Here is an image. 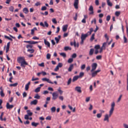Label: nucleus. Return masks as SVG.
Wrapping results in <instances>:
<instances>
[{
    "label": "nucleus",
    "mask_w": 128,
    "mask_h": 128,
    "mask_svg": "<svg viewBox=\"0 0 128 128\" xmlns=\"http://www.w3.org/2000/svg\"><path fill=\"white\" fill-rule=\"evenodd\" d=\"M111 108L109 116H108L107 114H106L104 116V121H106L108 122L109 121V117L110 116L112 113V104H111Z\"/></svg>",
    "instance_id": "nucleus-1"
},
{
    "label": "nucleus",
    "mask_w": 128,
    "mask_h": 128,
    "mask_svg": "<svg viewBox=\"0 0 128 128\" xmlns=\"http://www.w3.org/2000/svg\"><path fill=\"white\" fill-rule=\"evenodd\" d=\"M87 35L85 34H82L81 37V40L80 44H83L84 43V40L86 39V38L87 37Z\"/></svg>",
    "instance_id": "nucleus-2"
},
{
    "label": "nucleus",
    "mask_w": 128,
    "mask_h": 128,
    "mask_svg": "<svg viewBox=\"0 0 128 128\" xmlns=\"http://www.w3.org/2000/svg\"><path fill=\"white\" fill-rule=\"evenodd\" d=\"M78 3L79 0H74V6L76 9H78Z\"/></svg>",
    "instance_id": "nucleus-3"
},
{
    "label": "nucleus",
    "mask_w": 128,
    "mask_h": 128,
    "mask_svg": "<svg viewBox=\"0 0 128 128\" xmlns=\"http://www.w3.org/2000/svg\"><path fill=\"white\" fill-rule=\"evenodd\" d=\"M25 60L24 58V57H18L17 58V60L18 62L20 64L22 62H23Z\"/></svg>",
    "instance_id": "nucleus-4"
},
{
    "label": "nucleus",
    "mask_w": 128,
    "mask_h": 128,
    "mask_svg": "<svg viewBox=\"0 0 128 128\" xmlns=\"http://www.w3.org/2000/svg\"><path fill=\"white\" fill-rule=\"evenodd\" d=\"M97 66V65L96 63H93L92 65V68L91 70V72H92L94 71L96 68Z\"/></svg>",
    "instance_id": "nucleus-5"
},
{
    "label": "nucleus",
    "mask_w": 128,
    "mask_h": 128,
    "mask_svg": "<svg viewBox=\"0 0 128 128\" xmlns=\"http://www.w3.org/2000/svg\"><path fill=\"white\" fill-rule=\"evenodd\" d=\"M52 100H55L57 98L58 96V94L56 92H54L52 94Z\"/></svg>",
    "instance_id": "nucleus-6"
},
{
    "label": "nucleus",
    "mask_w": 128,
    "mask_h": 128,
    "mask_svg": "<svg viewBox=\"0 0 128 128\" xmlns=\"http://www.w3.org/2000/svg\"><path fill=\"white\" fill-rule=\"evenodd\" d=\"M44 24H43L42 22H41L40 23V25L43 26V27H45L46 26V27L47 28L48 26V24L47 23V22L45 21L44 22Z\"/></svg>",
    "instance_id": "nucleus-7"
},
{
    "label": "nucleus",
    "mask_w": 128,
    "mask_h": 128,
    "mask_svg": "<svg viewBox=\"0 0 128 128\" xmlns=\"http://www.w3.org/2000/svg\"><path fill=\"white\" fill-rule=\"evenodd\" d=\"M89 10L90 12H89V14L90 15L93 14L94 13L93 11V8L92 6H90L89 9Z\"/></svg>",
    "instance_id": "nucleus-8"
},
{
    "label": "nucleus",
    "mask_w": 128,
    "mask_h": 128,
    "mask_svg": "<svg viewBox=\"0 0 128 128\" xmlns=\"http://www.w3.org/2000/svg\"><path fill=\"white\" fill-rule=\"evenodd\" d=\"M100 70H98L92 72V77L95 76L97 74V73L100 71Z\"/></svg>",
    "instance_id": "nucleus-9"
},
{
    "label": "nucleus",
    "mask_w": 128,
    "mask_h": 128,
    "mask_svg": "<svg viewBox=\"0 0 128 128\" xmlns=\"http://www.w3.org/2000/svg\"><path fill=\"white\" fill-rule=\"evenodd\" d=\"M14 106L13 105H10L8 102H7L6 103V108L7 109H10L12 108Z\"/></svg>",
    "instance_id": "nucleus-10"
},
{
    "label": "nucleus",
    "mask_w": 128,
    "mask_h": 128,
    "mask_svg": "<svg viewBox=\"0 0 128 128\" xmlns=\"http://www.w3.org/2000/svg\"><path fill=\"white\" fill-rule=\"evenodd\" d=\"M20 66L22 67H23L24 68L25 67V65H28V64L24 60L23 62H22L21 63H20Z\"/></svg>",
    "instance_id": "nucleus-11"
},
{
    "label": "nucleus",
    "mask_w": 128,
    "mask_h": 128,
    "mask_svg": "<svg viewBox=\"0 0 128 128\" xmlns=\"http://www.w3.org/2000/svg\"><path fill=\"white\" fill-rule=\"evenodd\" d=\"M81 88L80 86H76V87L75 90L77 91L78 92L81 93L82 92Z\"/></svg>",
    "instance_id": "nucleus-12"
},
{
    "label": "nucleus",
    "mask_w": 128,
    "mask_h": 128,
    "mask_svg": "<svg viewBox=\"0 0 128 128\" xmlns=\"http://www.w3.org/2000/svg\"><path fill=\"white\" fill-rule=\"evenodd\" d=\"M44 42L45 44L49 48L50 47V43L46 40V39H44Z\"/></svg>",
    "instance_id": "nucleus-13"
},
{
    "label": "nucleus",
    "mask_w": 128,
    "mask_h": 128,
    "mask_svg": "<svg viewBox=\"0 0 128 128\" xmlns=\"http://www.w3.org/2000/svg\"><path fill=\"white\" fill-rule=\"evenodd\" d=\"M94 48H91L90 49L89 52V55L90 56H92L93 55L94 52Z\"/></svg>",
    "instance_id": "nucleus-14"
},
{
    "label": "nucleus",
    "mask_w": 128,
    "mask_h": 128,
    "mask_svg": "<svg viewBox=\"0 0 128 128\" xmlns=\"http://www.w3.org/2000/svg\"><path fill=\"white\" fill-rule=\"evenodd\" d=\"M38 102V100H35L31 102L30 104L31 105L33 104L36 105L37 104Z\"/></svg>",
    "instance_id": "nucleus-15"
},
{
    "label": "nucleus",
    "mask_w": 128,
    "mask_h": 128,
    "mask_svg": "<svg viewBox=\"0 0 128 128\" xmlns=\"http://www.w3.org/2000/svg\"><path fill=\"white\" fill-rule=\"evenodd\" d=\"M93 31V29L92 28H91L90 29V31L88 32L86 34L87 35V36L88 35H90L91 34L92 32Z\"/></svg>",
    "instance_id": "nucleus-16"
},
{
    "label": "nucleus",
    "mask_w": 128,
    "mask_h": 128,
    "mask_svg": "<svg viewBox=\"0 0 128 128\" xmlns=\"http://www.w3.org/2000/svg\"><path fill=\"white\" fill-rule=\"evenodd\" d=\"M30 82H29L28 83H27L25 87V89L26 90H28L29 88V86L30 85Z\"/></svg>",
    "instance_id": "nucleus-17"
},
{
    "label": "nucleus",
    "mask_w": 128,
    "mask_h": 128,
    "mask_svg": "<svg viewBox=\"0 0 128 128\" xmlns=\"http://www.w3.org/2000/svg\"><path fill=\"white\" fill-rule=\"evenodd\" d=\"M10 42H9L7 43L6 48V52L7 53L9 50Z\"/></svg>",
    "instance_id": "nucleus-18"
},
{
    "label": "nucleus",
    "mask_w": 128,
    "mask_h": 128,
    "mask_svg": "<svg viewBox=\"0 0 128 128\" xmlns=\"http://www.w3.org/2000/svg\"><path fill=\"white\" fill-rule=\"evenodd\" d=\"M74 65L73 64L70 65V67L68 68V70L69 72H71L72 69L73 68Z\"/></svg>",
    "instance_id": "nucleus-19"
},
{
    "label": "nucleus",
    "mask_w": 128,
    "mask_h": 128,
    "mask_svg": "<svg viewBox=\"0 0 128 128\" xmlns=\"http://www.w3.org/2000/svg\"><path fill=\"white\" fill-rule=\"evenodd\" d=\"M68 106L69 108L71 110H72V112H75L76 111V108H74L73 109V108L70 105H68Z\"/></svg>",
    "instance_id": "nucleus-20"
},
{
    "label": "nucleus",
    "mask_w": 128,
    "mask_h": 128,
    "mask_svg": "<svg viewBox=\"0 0 128 128\" xmlns=\"http://www.w3.org/2000/svg\"><path fill=\"white\" fill-rule=\"evenodd\" d=\"M23 12L26 14H27L29 12L28 9L26 8H24L23 9Z\"/></svg>",
    "instance_id": "nucleus-21"
},
{
    "label": "nucleus",
    "mask_w": 128,
    "mask_h": 128,
    "mask_svg": "<svg viewBox=\"0 0 128 128\" xmlns=\"http://www.w3.org/2000/svg\"><path fill=\"white\" fill-rule=\"evenodd\" d=\"M64 49L65 51H66L68 50H71L72 49V48L71 47H70L69 46H65L64 47Z\"/></svg>",
    "instance_id": "nucleus-22"
},
{
    "label": "nucleus",
    "mask_w": 128,
    "mask_h": 128,
    "mask_svg": "<svg viewBox=\"0 0 128 128\" xmlns=\"http://www.w3.org/2000/svg\"><path fill=\"white\" fill-rule=\"evenodd\" d=\"M68 25L67 24L64 25L63 28V31L64 32H65L67 29Z\"/></svg>",
    "instance_id": "nucleus-23"
},
{
    "label": "nucleus",
    "mask_w": 128,
    "mask_h": 128,
    "mask_svg": "<svg viewBox=\"0 0 128 128\" xmlns=\"http://www.w3.org/2000/svg\"><path fill=\"white\" fill-rule=\"evenodd\" d=\"M28 115L29 116H31L32 114V112H30V110H28L26 111Z\"/></svg>",
    "instance_id": "nucleus-24"
},
{
    "label": "nucleus",
    "mask_w": 128,
    "mask_h": 128,
    "mask_svg": "<svg viewBox=\"0 0 128 128\" xmlns=\"http://www.w3.org/2000/svg\"><path fill=\"white\" fill-rule=\"evenodd\" d=\"M39 123H35L34 122H32V125L35 127H36L39 124Z\"/></svg>",
    "instance_id": "nucleus-25"
},
{
    "label": "nucleus",
    "mask_w": 128,
    "mask_h": 128,
    "mask_svg": "<svg viewBox=\"0 0 128 128\" xmlns=\"http://www.w3.org/2000/svg\"><path fill=\"white\" fill-rule=\"evenodd\" d=\"M50 110L52 112H55L56 108L54 106L52 107L51 108Z\"/></svg>",
    "instance_id": "nucleus-26"
},
{
    "label": "nucleus",
    "mask_w": 128,
    "mask_h": 128,
    "mask_svg": "<svg viewBox=\"0 0 128 128\" xmlns=\"http://www.w3.org/2000/svg\"><path fill=\"white\" fill-rule=\"evenodd\" d=\"M40 87H38L35 89L34 91L36 92H38L40 91Z\"/></svg>",
    "instance_id": "nucleus-27"
},
{
    "label": "nucleus",
    "mask_w": 128,
    "mask_h": 128,
    "mask_svg": "<svg viewBox=\"0 0 128 128\" xmlns=\"http://www.w3.org/2000/svg\"><path fill=\"white\" fill-rule=\"evenodd\" d=\"M95 36V34H92L91 37L90 39V40L91 41H92L94 39V36Z\"/></svg>",
    "instance_id": "nucleus-28"
},
{
    "label": "nucleus",
    "mask_w": 128,
    "mask_h": 128,
    "mask_svg": "<svg viewBox=\"0 0 128 128\" xmlns=\"http://www.w3.org/2000/svg\"><path fill=\"white\" fill-rule=\"evenodd\" d=\"M107 4L108 6H112V3L110 2V0H107Z\"/></svg>",
    "instance_id": "nucleus-29"
},
{
    "label": "nucleus",
    "mask_w": 128,
    "mask_h": 128,
    "mask_svg": "<svg viewBox=\"0 0 128 128\" xmlns=\"http://www.w3.org/2000/svg\"><path fill=\"white\" fill-rule=\"evenodd\" d=\"M84 75V73L83 72H81L80 73L79 75L78 76L80 78H81Z\"/></svg>",
    "instance_id": "nucleus-30"
},
{
    "label": "nucleus",
    "mask_w": 128,
    "mask_h": 128,
    "mask_svg": "<svg viewBox=\"0 0 128 128\" xmlns=\"http://www.w3.org/2000/svg\"><path fill=\"white\" fill-rule=\"evenodd\" d=\"M14 8L13 6H10L9 8V10L11 12H13L14 11Z\"/></svg>",
    "instance_id": "nucleus-31"
},
{
    "label": "nucleus",
    "mask_w": 128,
    "mask_h": 128,
    "mask_svg": "<svg viewBox=\"0 0 128 128\" xmlns=\"http://www.w3.org/2000/svg\"><path fill=\"white\" fill-rule=\"evenodd\" d=\"M34 98L37 99H39L40 98V96L38 94H36L34 96Z\"/></svg>",
    "instance_id": "nucleus-32"
},
{
    "label": "nucleus",
    "mask_w": 128,
    "mask_h": 128,
    "mask_svg": "<svg viewBox=\"0 0 128 128\" xmlns=\"http://www.w3.org/2000/svg\"><path fill=\"white\" fill-rule=\"evenodd\" d=\"M18 84L17 83H16L14 84H10V86H16Z\"/></svg>",
    "instance_id": "nucleus-33"
},
{
    "label": "nucleus",
    "mask_w": 128,
    "mask_h": 128,
    "mask_svg": "<svg viewBox=\"0 0 128 128\" xmlns=\"http://www.w3.org/2000/svg\"><path fill=\"white\" fill-rule=\"evenodd\" d=\"M73 59L72 58H70L68 60V63H72L73 61Z\"/></svg>",
    "instance_id": "nucleus-34"
},
{
    "label": "nucleus",
    "mask_w": 128,
    "mask_h": 128,
    "mask_svg": "<svg viewBox=\"0 0 128 128\" xmlns=\"http://www.w3.org/2000/svg\"><path fill=\"white\" fill-rule=\"evenodd\" d=\"M94 48L96 49H97L98 50L100 48V46L99 45H96L94 47Z\"/></svg>",
    "instance_id": "nucleus-35"
},
{
    "label": "nucleus",
    "mask_w": 128,
    "mask_h": 128,
    "mask_svg": "<svg viewBox=\"0 0 128 128\" xmlns=\"http://www.w3.org/2000/svg\"><path fill=\"white\" fill-rule=\"evenodd\" d=\"M80 78L78 76H75L73 78L72 80H76Z\"/></svg>",
    "instance_id": "nucleus-36"
},
{
    "label": "nucleus",
    "mask_w": 128,
    "mask_h": 128,
    "mask_svg": "<svg viewBox=\"0 0 128 128\" xmlns=\"http://www.w3.org/2000/svg\"><path fill=\"white\" fill-rule=\"evenodd\" d=\"M50 54H49L48 53L46 54V58L48 59H50Z\"/></svg>",
    "instance_id": "nucleus-37"
},
{
    "label": "nucleus",
    "mask_w": 128,
    "mask_h": 128,
    "mask_svg": "<svg viewBox=\"0 0 128 128\" xmlns=\"http://www.w3.org/2000/svg\"><path fill=\"white\" fill-rule=\"evenodd\" d=\"M27 51L28 52H30L31 53H32L34 52V50L32 49L31 50L28 49L27 50Z\"/></svg>",
    "instance_id": "nucleus-38"
},
{
    "label": "nucleus",
    "mask_w": 128,
    "mask_h": 128,
    "mask_svg": "<svg viewBox=\"0 0 128 128\" xmlns=\"http://www.w3.org/2000/svg\"><path fill=\"white\" fill-rule=\"evenodd\" d=\"M0 95L2 97H3L4 96V94L3 93V90L1 91L0 92Z\"/></svg>",
    "instance_id": "nucleus-39"
},
{
    "label": "nucleus",
    "mask_w": 128,
    "mask_h": 128,
    "mask_svg": "<svg viewBox=\"0 0 128 128\" xmlns=\"http://www.w3.org/2000/svg\"><path fill=\"white\" fill-rule=\"evenodd\" d=\"M4 114V112H2L0 116V120L2 121L3 120V119L2 118V117Z\"/></svg>",
    "instance_id": "nucleus-40"
},
{
    "label": "nucleus",
    "mask_w": 128,
    "mask_h": 128,
    "mask_svg": "<svg viewBox=\"0 0 128 128\" xmlns=\"http://www.w3.org/2000/svg\"><path fill=\"white\" fill-rule=\"evenodd\" d=\"M120 12L116 11L115 13V14L116 16H118L120 15Z\"/></svg>",
    "instance_id": "nucleus-41"
},
{
    "label": "nucleus",
    "mask_w": 128,
    "mask_h": 128,
    "mask_svg": "<svg viewBox=\"0 0 128 128\" xmlns=\"http://www.w3.org/2000/svg\"><path fill=\"white\" fill-rule=\"evenodd\" d=\"M107 42H104V43L102 44V47H103L105 49L106 48V46L107 45Z\"/></svg>",
    "instance_id": "nucleus-42"
},
{
    "label": "nucleus",
    "mask_w": 128,
    "mask_h": 128,
    "mask_svg": "<svg viewBox=\"0 0 128 128\" xmlns=\"http://www.w3.org/2000/svg\"><path fill=\"white\" fill-rule=\"evenodd\" d=\"M38 65L40 66L44 67V62H42L40 64H38Z\"/></svg>",
    "instance_id": "nucleus-43"
},
{
    "label": "nucleus",
    "mask_w": 128,
    "mask_h": 128,
    "mask_svg": "<svg viewBox=\"0 0 128 128\" xmlns=\"http://www.w3.org/2000/svg\"><path fill=\"white\" fill-rule=\"evenodd\" d=\"M77 56L76 54V53L73 54L72 55V58H75Z\"/></svg>",
    "instance_id": "nucleus-44"
},
{
    "label": "nucleus",
    "mask_w": 128,
    "mask_h": 128,
    "mask_svg": "<svg viewBox=\"0 0 128 128\" xmlns=\"http://www.w3.org/2000/svg\"><path fill=\"white\" fill-rule=\"evenodd\" d=\"M102 57V56L101 55H98L96 56V58L97 60H99L101 59Z\"/></svg>",
    "instance_id": "nucleus-45"
},
{
    "label": "nucleus",
    "mask_w": 128,
    "mask_h": 128,
    "mask_svg": "<svg viewBox=\"0 0 128 128\" xmlns=\"http://www.w3.org/2000/svg\"><path fill=\"white\" fill-rule=\"evenodd\" d=\"M102 116V114H97L96 116L98 118H99L101 117Z\"/></svg>",
    "instance_id": "nucleus-46"
},
{
    "label": "nucleus",
    "mask_w": 128,
    "mask_h": 128,
    "mask_svg": "<svg viewBox=\"0 0 128 128\" xmlns=\"http://www.w3.org/2000/svg\"><path fill=\"white\" fill-rule=\"evenodd\" d=\"M32 46L31 45L28 44L26 45V48H31Z\"/></svg>",
    "instance_id": "nucleus-47"
},
{
    "label": "nucleus",
    "mask_w": 128,
    "mask_h": 128,
    "mask_svg": "<svg viewBox=\"0 0 128 128\" xmlns=\"http://www.w3.org/2000/svg\"><path fill=\"white\" fill-rule=\"evenodd\" d=\"M58 91L59 92L60 94H62L63 92V91L60 90V88H59L58 90Z\"/></svg>",
    "instance_id": "nucleus-48"
},
{
    "label": "nucleus",
    "mask_w": 128,
    "mask_h": 128,
    "mask_svg": "<svg viewBox=\"0 0 128 128\" xmlns=\"http://www.w3.org/2000/svg\"><path fill=\"white\" fill-rule=\"evenodd\" d=\"M54 39L56 41V43L57 44L58 43V42H59V41L60 40H59V39H58L57 37H55L54 38Z\"/></svg>",
    "instance_id": "nucleus-49"
},
{
    "label": "nucleus",
    "mask_w": 128,
    "mask_h": 128,
    "mask_svg": "<svg viewBox=\"0 0 128 128\" xmlns=\"http://www.w3.org/2000/svg\"><path fill=\"white\" fill-rule=\"evenodd\" d=\"M60 54L64 58H65L66 57V54L64 53H61Z\"/></svg>",
    "instance_id": "nucleus-50"
},
{
    "label": "nucleus",
    "mask_w": 128,
    "mask_h": 128,
    "mask_svg": "<svg viewBox=\"0 0 128 128\" xmlns=\"http://www.w3.org/2000/svg\"><path fill=\"white\" fill-rule=\"evenodd\" d=\"M90 107L88 109L90 110H91L93 108V106L91 104H90Z\"/></svg>",
    "instance_id": "nucleus-51"
},
{
    "label": "nucleus",
    "mask_w": 128,
    "mask_h": 128,
    "mask_svg": "<svg viewBox=\"0 0 128 128\" xmlns=\"http://www.w3.org/2000/svg\"><path fill=\"white\" fill-rule=\"evenodd\" d=\"M52 21L55 24H56L57 23V21L55 18H53L52 19Z\"/></svg>",
    "instance_id": "nucleus-52"
},
{
    "label": "nucleus",
    "mask_w": 128,
    "mask_h": 128,
    "mask_svg": "<svg viewBox=\"0 0 128 128\" xmlns=\"http://www.w3.org/2000/svg\"><path fill=\"white\" fill-rule=\"evenodd\" d=\"M122 96V95H120V96L119 98H118V100L117 101V102H118L120 101V100H121V99Z\"/></svg>",
    "instance_id": "nucleus-53"
},
{
    "label": "nucleus",
    "mask_w": 128,
    "mask_h": 128,
    "mask_svg": "<svg viewBox=\"0 0 128 128\" xmlns=\"http://www.w3.org/2000/svg\"><path fill=\"white\" fill-rule=\"evenodd\" d=\"M86 66L85 64L82 65L81 67V69L82 70H83L85 68Z\"/></svg>",
    "instance_id": "nucleus-54"
},
{
    "label": "nucleus",
    "mask_w": 128,
    "mask_h": 128,
    "mask_svg": "<svg viewBox=\"0 0 128 128\" xmlns=\"http://www.w3.org/2000/svg\"><path fill=\"white\" fill-rule=\"evenodd\" d=\"M28 116V115L26 114L25 115L24 118L25 119L28 120L29 119Z\"/></svg>",
    "instance_id": "nucleus-55"
},
{
    "label": "nucleus",
    "mask_w": 128,
    "mask_h": 128,
    "mask_svg": "<svg viewBox=\"0 0 128 128\" xmlns=\"http://www.w3.org/2000/svg\"><path fill=\"white\" fill-rule=\"evenodd\" d=\"M46 8L45 6H44L42 7L41 9L42 10H46Z\"/></svg>",
    "instance_id": "nucleus-56"
},
{
    "label": "nucleus",
    "mask_w": 128,
    "mask_h": 128,
    "mask_svg": "<svg viewBox=\"0 0 128 128\" xmlns=\"http://www.w3.org/2000/svg\"><path fill=\"white\" fill-rule=\"evenodd\" d=\"M62 66V64L61 63H59L57 66L60 68Z\"/></svg>",
    "instance_id": "nucleus-57"
},
{
    "label": "nucleus",
    "mask_w": 128,
    "mask_h": 128,
    "mask_svg": "<svg viewBox=\"0 0 128 128\" xmlns=\"http://www.w3.org/2000/svg\"><path fill=\"white\" fill-rule=\"evenodd\" d=\"M124 43H126L127 42V39L126 37L125 36H124Z\"/></svg>",
    "instance_id": "nucleus-58"
},
{
    "label": "nucleus",
    "mask_w": 128,
    "mask_h": 128,
    "mask_svg": "<svg viewBox=\"0 0 128 128\" xmlns=\"http://www.w3.org/2000/svg\"><path fill=\"white\" fill-rule=\"evenodd\" d=\"M123 126L124 128H128V125L126 124H123Z\"/></svg>",
    "instance_id": "nucleus-59"
},
{
    "label": "nucleus",
    "mask_w": 128,
    "mask_h": 128,
    "mask_svg": "<svg viewBox=\"0 0 128 128\" xmlns=\"http://www.w3.org/2000/svg\"><path fill=\"white\" fill-rule=\"evenodd\" d=\"M95 3L96 5L97 6L99 4V1L98 0H96Z\"/></svg>",
    "instance_id": "nucleus-60"
},
{
    "label": "nucleus",
    "mask_w": 128,
    "mask_h": 128,
    "mask_svg": "<svg viewBox=\"0 0 128 128\" xmlns=\"http://www.w3.org/2000/svg\"><path fill=\"white\" fill-rule=\"evenodd\" d=\"M105 49L104 48H103L102 47H102L100 48V50L99 52H100V53L102 52V50H105Z\"/></svg>",
    "instance_id": "nucleus-61"
},
{
    "label": "nucleus",
    "mask_w": 128,
    "mask_h": 128,
    "mask_svg": "<svg viewBox=\"0 0 128 128\" xmlns=\"http://www.w3.org/2000/svg\"><path fill=\"white\" fill-rule=\"evenodd\" d=\"M110 16L108 15V16L106 18V20L107 21H108L110 19Z\"/></svg>",
    "instance_id": "nucleus-62"
},
{
    "label": "nucleus",
    "mask_w": 128,
    "mask_h": 128,
    "mask_svg": "<svg viewBox=\"0 0 128 128\" xmlns=\"http://www.w3.org/2000/svg\"><path fill=\"white\" fill-rule=\"evenodd\" d=\"M23 97H26L27 96V94L26 92H24L23 94Z\"/></svg>",
    "instance_id": "nucleus-63"
},
{
    "label": "nucleus",
    "mask_w": 128,
    "mask_h": 128,
    "mask_svg": "<svg viewBox=\"0 0 128 128\" xmlns=\"http://www.w3.org/2000/svg\"><path fill=\"white\" fill-rule=\"evenodd\" d=\"M90 99V97H88L86 98V102H88L89 101Z\"/></svg>",
    "instance_id": "nucleus-64"
}]
</instances>
